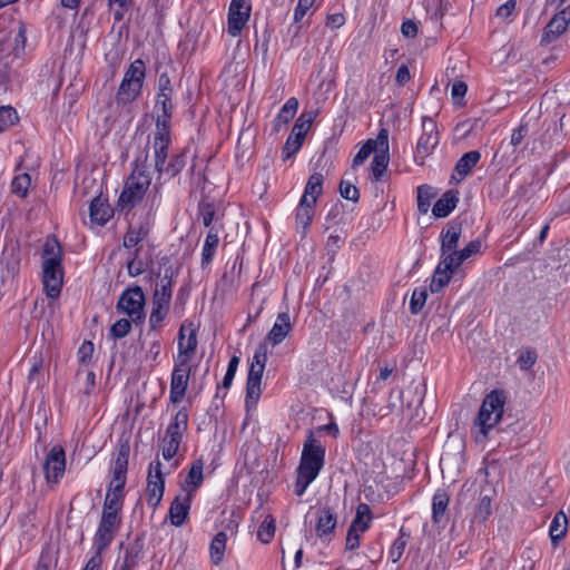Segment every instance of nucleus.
<instances>
[{
	"mask_svg": "<svg viewBox=\"0 0 570 570\" xmlns=\"http://www.w3.org/2000/svg\"><path fill=\"white\" fill-rule=\"evenodd\" d=\"M292 330L291 317L287 312L279 313L265 342L261 343L253 355L246 381L245 404L247 410L255 407L262 394V377L267 362V342L273 346L281 344Z\"/></svg>",
	"mask_w": 570,
	"mask_h": 570,
	"instance_id": "f257e3e1",
	"label": "nucleus"
},
{
	"mask_svg": "<svg viewBox=\"0 0 570 570\" xmlns=\"http://www.w3.org/2000/svg\"><path fill=\"white\" fill-rule=\"evenodd\" d=\"M148 150L147 147L136 157L134 169L125 183V187L119 196V205L122 208L131 209L140 203L151 184V176L148 171Z\"/></svg>",
	"mask_w": 570,
	"mask_h": 570,
	"instance_id": "f03ea898",
	"label": "nucleus"
},
{
	"mask_svg": "<svg viewBox=\"0 0 570 570\" xmlns=\"http://www.w3.org/2000/svg\"><path fill=\"white\" fill-rule=\"evenodd\" d=\"M170 142V135L155 137L154 139V160L158 179H160L164 174L168 175L170 178L176 177L186 166L187 149H183L180 153L173 155L167 161Z\"/></svg>",
	"mask_w": 570,
	"mask_h": 570,
	"instance_id": "7ed1b4c3",
	"label": "nucleus"
},
{
	"mask_svg": "<svg viewBox=\"0 0 570 570\" xmlns=\"http://www.w3.org/2000/svg\"><path fill=\"white\" fill-rule=\"evenodd\" d=\"M505 401L507 396L502 390H493L485 395L474 420V425L479 429L483 438H487L490 430L501 420Z\"/></svg>",
	"mask_w": 570,
	"mask_h": 570,
	"instance_id": "20e7f679",
	"label": "nucleus"
},
{
	"mask_svg": "<svg viewBox=\"0 0 570 570\" xmlns=\"http://www.w3.org/2000/svg\"><path fill=\"white\" fill-rule=\"evenodd\" d=\"M146 77V65L141 59L132 61L125 72L116 95L118 105L131 104L140 95Z\"/></svg>",
	"mask_w": 570,
	"mask_h": 570,
	"instance_id": "39448f33",
	"label": "nucleus"
},
{
	"mask_svg": "<svg viewBox=\"0 0 570 570\" xmlns=\"http://www.w3.org/2000/svg\"><path fill=\"white\" fill-rule=\"evenodd\" d=\"M324 463L325 448L318 440H316L314 433L309 431L303 445L297 472L316 479L320 471L323 469Z\"/></svg>",
	"mask_w": 570,
	"mask_h": 570,
	"instance_id": "423d86ee",
	"label": "nucleus"
},
{
	"mask_svg": "<svg viewBox=\"0 0 570 570\" xmlns=\"http://www.w3.org/2000/svg\"><path fill=\"white\" fill-rule=\"evenodd\" d=\"M145 294L140 286H131L125 289L118 302L117 309L127 314L131 322L141 324L145 321Z\"/></svg>",
	"mask_w": 570,
	"mask_h": 570,
	"instance_id": "0eeeda50",
	"label": "nucleus"
},
{
	"mask_svg": "<svg viewBox=\"0 0 570 570\" xmlns=\"http://www.w3.org/2000/svg\"><path fill=\"white\" fill-rule=\"evenodd\" d=\"M155 111L157 114L155 137L169 136L174 111L173 94H157Z\"/></svg>",
	"mask_w": 570,
	"mask_h": 570,
	"instance_id": "6e6552de",
	"label": "nucleus"
},
{
	"mask_svg": "<svg viewBox=\"0 0 570 570\" xmlns=\"http://www.w3.org/2000/svg\"><path fill=\"white\" fill-rule=\"evenodd\" d=\"M62 279L61 263L57 264L53 259L42 262V281L48 297L57 298L60 295Z\"/></svg>",
	"mask_w": 570,
	"mask_h": 570,
	"instance_id": "1a4fd4ad",
	"label": "nucleus"
},
{
	"mask_svg": "<svg viewBox=\"0 0 570 570\" xmlns=\"http://www.w3.org/2000/svg\"><path fill=\"white\" fill-rule=\"evenodd\" d=\"M190 374L189 363H186V358L183 361L176 360L174 371L170 380V401L173 403H179L188 387Z\"/></svg>",
	"mask_w": 570,
	"mask_h": 570,
	"instance_id": "9d476101",
	"label": "nucleus"
},
{
	"mask_svg": "<svg viewBox=\"0 0 570 570\" xmlns=\"http://www.w3.org/2000/svg\"><path fill=\"white\" fill-rule=\"evenodd\" d=\"M248 0H232L228 9V33L232 37L240 35L250 16Z\"/></svg>",
	"mask_w": 570,
	"mask_h": 570,
	"instance_id": "9b49d317",
	"label": "nucleus"
},
{
	"mask_svg": "<svg viewBox=\"0 0 570 570\" xmlns=\"http://www.w3.org/2000/svg\"><path fill=\"white\" fill-rule=\"evenodd\" d=\"M66 469L65 450L56 445L47 454L43 470L48 483H58Z\"/></svg>",
	"mask_w": 570,
	"mask_h": 570,
	"instance_id": "f8f14e48",
	"label": "nucleus"
},
{
	"mask_svg": "<svg viewBox=\"0 0 570 570\" xmlns=\"http://www.w3.org/2000/svg\"><path fill=\"white\" fill-rule=\"evenodd\" d=\"M570 22V6L556 13L543 29L541 46H547L558 39Z\"/></svg>",
	"mask_w": 570,
	"mask_h": 570,
	"instance_id": "ddd939ff",
	"label": "nucleus"
},
{
	"mask_svg": "<svg viewBox=\"0 0 570 570\" xmlns=\"http://www.w3.org/2000/svg\"><path fill=\"white\" fill-rule=\"evenodd\" d=\"M423 134L417 140L416 151L423 158L432 153L439 144V132L435 122L428 117L422 120Z\"/></svg>",
	"mask_w": 570,
	"mask_h": 570,
	"instance_id": "4468645a",
	"label": "nucleus"
},
{
	"mask_svg": "<svg viewBox=\"0 0 570 570\" xmlns=\"http://www.w3.org/2000/svg\"><path fill=\"white\" fill-rule=\"evenodd\" d=\"M379 149H383V151L389 149V130L386 128L380 129L375 139L366 140L354 156L353 167L362 165L372 153L376 154Z\"/></svg>",
	"mask_w": 570,
	"mask_h": 570,
	"instance_id": "2eb2a0df",
	"label": "nucleus"
},
{
	"mask_svg": "<svg viewBox=\"0 0 570 570\" xmlns=\"http://www.w3.org/2000/svg\"><path fill=\"white\" fill-rule=\"evenodd\" d=\"M462 234V223L452 220L441 233V254L442 258L458 253V244Z\"/></svg>",
	"mask_w": 570,
	"mask_h": 570,
	"instance_id": "dca6fc26",
	"label": "nucleus"
},
{
	"mask_svg": "<svg viewBox=\"0 0 570 570\" xmlns=\"http://www.w3.org/2000/svg\"><path fill=\"white\" fill-rule=\"evenodd\" d=\"M175 275L176 272L171 265L165 266L164 274L160 277L159 283L156 285V289L153 296V303L170 305Z\"/></svg>",
	"mask_w": 570,
	"mask_h": 570,
	"instance_id": "f3484780",
	"label": "nucleus"
},
{
	"mask_svg": "<svg viewBox=\"0 0 570 570\" xmlns=\"http://www.w3.org/2000/svg\"><path fill=\"white\" fill-rule=\"evenodd\" d=\"M194 495L185 493L177 495L169 508V519L173 525L181 527L189 513Z\"/></svg>",
	"mask_w": 570,
	"mask_h": 570,
	"instance_id": "a211bd4d",
	"label": "nucleus"
},
{
	"mask_svg": "<svg viewBox=\"0 0 570 570\" xmlns=\"http://www.w3.org/2000/svg\"><path fill=\"white\" fill-rule=\"evenodd\" d=\"M114 215V209L100 195L92 198L89 206L91 223L104 226Z\"/></svg>",
	"mask_w": 570,
	"mask_h": 570,
	"instance_id": "6ab92c4d",
	"label": "nucleus"
},
{
	"mask_svg": "<svg viewBox=\"0 0 570 570\" xmlns=\"http://www.w3.org/2000/svg\"><path fill=\"white\" fill-rule=\"evenodd\" d=\"M449 257H443L436 266L431 284L430 291L432 293L440 292L451 279L452 274L459 268L455 264L449 265Z\"/></svg>",
	"mask_w": 570,
	"mask_h": 570,
	"instance_id": "aec40b11",
	"label": "nucleus"
},
{
	"mask_svg": "<svg viewBox=\"0 0 570 570\" xmlns=\"http://www.w3.org/2000/svg\"><path fill=\"white\" fill-rule=\"evenodd\" d=\"M147 497L164 495L165 479L161 473V463L159 460L151 462L147 476Z\"/></svg>",
	"mask_w": 570,
	"mask_h": 570,
	"instance_id": "412c9836",
	"label": "nucleus"
},
{
	"mask_svg": "<svg viewBox=\"0 0 570 570\" xmlns=\"http://www.w3.org/2000/svg\"><path fill=\"white\" fill-rule=\"evenodd\" d=\"M118 529L119 527L115 524L105 522L102 520L99 521L98 529L94 537V544L96 547L97 553H101L110 546Z\"/></svg>",
	"mask_w": 570,
	"mask_h": 570,
	"instance_id": "4be33fe9",
	"label": "nucleus"
},
{
	"mask_svg": "<svg viewBox=\"0 0 570 570\" xmlns=\"http://www.w3.org/2000/svg\"><path fill=\"white\" fill-rule=\"evenodd\" d=\"M203 470V459H196L195 461H193L191 466L185 479V483L183 485V490L185 491V493H190L191 495H195L196 490L203 484L204 481Z\"/></svg>",
	"mask_w": 570,
	"mask_h": 570,
	"instance_id": "5701e85b",
	"label": "nucleus"
},
{
	"mask_svg": "<svg viewBox=\"0 0 570 570\" xmlns=\"http://www.w3.org/2000/svg\"><path fill=\"white\" fill-rule=\"evenodd\" d=\"M459 202V191L450 189L445 191L440 199L436 200L432 208V213L438 218H444L451 214Z\"/></svg>",
	"mask_w": 570,
	"mask_h": 570,
	"instance_id": "b1692460",
	"label": "nucleus"
},
{
	"mask_svg": "<svg viewBox=\"0 0 570 570\" xmlns=\"http://www.w3.org/2000/svg\"><path fill=\"white\" fill-rule=\"evenodd\" d=\"M337 524V514L332 508H323L318 511L316 533L320 538L332 534Z\"/></svg>",
	"mask_w": 570,
	"mask_h": 570,
	"instance_id": "393cba45",
	"label": "nucleus"
},
{
	"mask_svg": "<svg viewBox=\"0 0 570 570\" xmlns=\"http://www.w3.org/2000/svg\"><path fill=\"white\" fill-rule=\"evenodd\" d=\"M188 428V413L186 409H180L173 421L168 424L165 433L166 439H176L181 441L184 433Z\"/></svg>",
	"mask_w": 570,
	"mask_h": 570,
	"instance_id": "a878e982",
	"label": "nucleus"
},
{
	"mask_svg": "<svg viewBox=\"0 0 570 570\" xmlns=\"http://www.w3.org/2000/svg\"><path fill=\"white\" fill-rule=\"evenodd\" d=\"M142 549H144L142 540L136 539L132 543H130L126 548L124 561L115 570H132L138 564V561L141 558Z\"/></svg>",
	"mask_w": 570,
	"mask_h": 570,
	"instance_id": "bb28decb",
	"label": "nucleus"
},
{
	"mask_svg": "<svg viewBox=\"0 0 570 570\" xmlns=\"http://www.w3.org/2000/svg\"><path fill=\"white\" fill-rule=\"evenodd\" d=\"M297 108L298 100L294 97L289 98L276 116L274 120V129L279 131L283 127H285L294 118Z\"/></svg>",
	"mask_w": 570,
	"mask_h": 570,
	"instance_id": "cd10ccee",
	"label": "nucleus"
},
{
	"mask_svg": "<svg viewBox=\"0 0 570 570\" xmlns=\"http://www.w3.org/2000/svg\"><path fill=\"white\" fill-rule=\"evenodd\" d=\"M568 530V519L567 515L559 511L554 514L551 524L549 534L551 538V543L553 547H557L559 544V541L566 535Z\"/></svg>",
	"mask_w": 570,
	"mask_h": 570,
	"instance_id": "c85d7f7f",
	"label": "nucleus"
},
{
	"mask_svg": "<svg viewBox=\"0 0 570 570\" xmlns=\"http://www.w3.org/2000/svg\"><path fill=\"white\" fill-rule=\"evenodd\" d=\"M449 502L450 497L444 490L435 492L432 500V520L434 523H441L444 520Z\"/></svg>",
	"mask_w": 570,
	"mask_h": 570,
	"instance_id": "c756f323",
	"label": "nucleus"
},
{
	"mask_svg": "<svg viewBox=\"0 0 570 570\" xmlns=\"http://www.w3.org/2000/svg\"><path fill=\"white\" fill-rule=\"evenodd\" d=\"M480 158H481L480 151L471 150L469 153H465L456 161L454 170H455V173H458L460 175V179L459 180H462L463 178H465L471 173V170L479 163Z\"/></svg>",
	"mask_w": 570,
	"mask_h": 570,
	"instance_id": "7c9ffc66",
	"label": "nucleus"
},
{
	"mask_svg": "<svg viewBox=\"0 0 570 570\" xmlns=\"http://www.w3.org/2000/svg\"><path fill=\"white\" fill-rule=\"evenodd\" d=\"M323 181L324 177L321 173L312 174L307 179L302 197H306V200H309L311 204H316L317 198L323 193Z\"/></svg>",
	"mask_w": 570,
	"mask_h": 570,
	"instance_id": "2f4dec72",
	"label": "nucleus"
},
{
	"mask_svg": "<svg viewBox=\"0 0 570 570\" xmlns=\"http://www.w3.org/2000/svg\"><path fill=\"white\" fill-rule=\"evenodd\" d=\"M315 213V204H311L309 200H306V197H302L296 209V224L301 226L303 233L309 226Z\"/></svg>",
	"mask_w": 570,
	"mask_h": 570,
	"instance_id": "473e14b6",
	"label": "nucleus"
},
{
	"mask_svg": "<svg viewBox=\"0 0 570 570\" xmlns=\"http://www.w3.org/2000/svg\"><path fill=\"white\" fill-rule=\"evenodd\" d=\"M218 243H219L218 230L215 228V226H213L209 229V232L206 236V239H205V244L203 246V252H202V266L203 267L207 266L212 262L215 250L218 246Z\"/></svg>",
	"mask_w": 570,
	"mask_h": 570,
	"instance_id": "72a5a7b5",
	"label": "nucleus"
},
{
	"mask_svg": "<svg viewBox=\"0 0 570 570\" xmlns=\"http://www.w3.org/2000/svg\"><path fill=\"white\" fill-rule=\"evenodd\" d=\"M372 520L373 515L368 504L360 503L356 508V513L351 523V527L361 532H365L370 528Z\"/></svg>",
	"mask_w": 570,
	"mask_h": 570,
	"instance_id": "f704fd0d",
	"label": "nucleus"
},
{
	"mask_svg": "<svg viewBox=\"0 0 570 570\" xmlns=\"http://www.w3.org/2000/svg\"><path fill=\"white\" fill-rule=\"evenodd\" d=\"M481 242L479 239L470 242L464 248L458 250L456 254L449 255V265L455 264L458 267L472 255L480 253L481 250Z\"/></svg>",
	"mask_w": 570,
	"mask_h": 570,
	"instance_id": "c9c22d12",
	"label": "nucleus"
},
{
	"mask_svg": "<svg viewBox=\"0 0 570 570\" xmlns=\"http://www.w3.org/2000/svg\"><path fill=\"white\" fill-rule=\"evenodd\" d=\"M226 541L227 534L224 531L218 532L212 540L209 552L210 560L215 566H218L224 559Z\"/></svg>",
	"mask_w": 570,
	"mask_h": 570,
	"instance_id": "e433bc0d",
	"label": "nucleus"
},
{
	"mask_svg": "<svg viewBox=\"0 0 570 570\" xmlns=\"http://www.w3.org/2000/svg\"><path fill=\"white\" fill-rule=\"evenodd\" d=\"M130 454V445L128 441L121 442L118 445L117 456L115 459L112 473L127 475L128 460Z\"/></svg>",
	"mask_w": 570,
	"mask_h": 570,
	"instance_id": "4c0bfd02",
	"label": "nucleus"
},
{
	"mask_svg": "<svg viewBox=\"0 0 570 570\" xmlns=\"http://www.w3.org/2000/svg\"><path fill=\"white\" fill-rule=\"evenodd\" d=\"M196 348H197L196 330L191 328L187 340H185V342H178V355H177L176 360L183 361L186 358V363H189Z\"/></svg>",
	"mask_w": 570,
	"mask_h": 570,
	"instance_id": "58836bf2",
	"label": "nucleus"
},
{
	"mask_svg": "<svg viewBox=\"0 0 570 570\" xmlns=\"http://www.w3.org/2000/svg\"><path fill=\"white\" fill-rule=\"evenodd\" d=\"M389 165V149H379L371 164L373 178L380 180Z\"/></svg>",
	"mask_w": 570,
	"mask_h": 570,
	"instance_id": "ea45409f",
	"label": "nucleus"
},
{
	"mask_svg": "<svg viewBox=\"0 0 570 570\" xmlns=\"http://www.w3.org/2000/svg\"><path fill=\"white\" fill-rule=\"evenodd\" d=\"M315 118H316V111H309V112L302 114L297 118V120L292 129V134H294V136H298V138H305V136L308 132Z\"/></svg>",
	"mask_w": 570,
	"mask_h": 570,
	"instance_id": "a19ab883",
	"label": "nucleus"
},
{
	"mask_svg": "<svg viewBox=\"0 0 570 570\" xmlns=\"http://www.w3.org/2000/svg\"><path fill=\"white\" fill-rule=\"evenodd\" d=\"M436 196V191L429 185H422L417 187V209L422 214H426L431 200Z\"/></svg>",
	"mask_w": 570,
	"mask_h": 570,
	"instance_id": "79ce46f5",
	"label": "nucleus"
},
{
	"mask_svg": "<svg viewBox=\"0 0 570 570\" xmlns=\"http://www.w3.org/2000/svg\"><path fill=\"white\" fill-rule=\"evenodd\" d=\"M148 235V229L139 225L138 227H129L125 237H124V246L126 248L136 247L141 240H144Z\"/></svg>",
	"mask_w": 570,
	"mask_h": 570,
	"instance_id": "37998d69",
	"label": "nucleus"
},
{
	"mask_svg": "<svg viewBox=\"0 0 570 570\" xmlns=\"http://www.w3.org/2000/svg\"><path fill=\"white\" fill-rule=\"evenodd\" d=\"M50 259H53L57 264L62 261L61 247L55 237L48 238L43 245V261Z\"/></svg>",
	"mask_w": 570,
	"mask_h": 570,
	"instance_id": "c03bdc74",
	"label": "nucleus"
},
{
	"mask_svg": "<svg viewBox=\"0 0 570 570\" xmlns=\"http://www.w3.org/2000/svg\"><path fill=\"white\" fill-rule=\"evenodd\" d=\"M275 534V520L272 515H266L257 530V538L263 543H269Z\"/></svg>",
	"mask_w": 570,
	"mask_h": 570,
	"instance_id": "a18cd8bd",
	"label": "nucleus"
},
{
	"mask_svg": "<svg viewBox=\"0 0 570 570\" xmlns=\"http://www.w3.org/2000/svg\"><path fill=\"white\" fill-rule=\"evenodd\" d=\"M169 311V305L161 303H153V311L149 316V325L151 330H157L161 326Z\"/></svg>",
	"mask_w": 570,
	"mask_h": 570,
	"instance_id": "49530a36",
	"label": "nucleus"
},
{
	"mask_svg": "<svg viewBox=\"0 0 570 570\" xmlns=\"http://www.w3.org/2000/svg\"><path fill=\"white\" fill-rule=\"evenodd\" d=\"M31 185V178L28 174L23 173L16 176L11 181V191L18 197L24 198Z\"/></svg>",
	"mask_w": 570,
	"mask_h": 570,
	"instance_id": "de8ad7c7",
	"label": "nucleus"
},
{
	"mask_svg": "<svg viewBox=\"0 0 570 570\" xmlns=\"http://www.w3.org/2000/svg\"><path fill=\"white\" fill-rule=\"evenodd\" d=\"M125 500V493H116L107 490L102 510L121 512Z\"/></svg>",
	"mask_w": 570,
	"mask_h": 570,
	"instance_id": "09e8293b",
	"label": "nucleus"
},
{
	"mask_svg": "<svg viewBox=\"0 0 570 570\" xmlns=\"http://www.w3.org/2000/svg\"><path fill=\"white\" fill-rule=\"evenodd\" d=\"M428 298V292L425 287L415 288L410 299V309L412 314H419Z\"/></svg>",
	"mask_w": 570,
	"mask_h": 570,
	"instance_id": "8fccbe9b",
	"label": "nucleus"
},
{
	"mask_svg": "<svg viewBox=\"0 0 570 570\" xmlns=\"http://www.w3.org/2000/svg\"><path fill=\"white\" fill-rule=\"evenodd\" d=\"M18 120L16 109L10 106L0 107V131L11 127Z\"/></svg>",
	"mask_w": 570,
	"mask_h": 570,
	"instance_id": "3c124183",
	"label": "nucleus"
},
{
	"mask_svg": "<svg viewBox=\"0 0 570 570\" xmlns=\"http://www.w3.org/2000/svg\"><path fill=\"white\" fill-rule=\"evenodd\" d=\"M407 540L403 529L400 531V535L394 540L390 549V559L392 562H397L404 553Z\"/></svg>",
	"mask_w": 570,
	"mask_h": 570,
	"instance_id": "603ef678",
	"label": "nucleus"
},
{
	"mask_svg": "<svg viewBox=\"0 0 570 570\" xmlns=\"http://www.w3.org/2000/svg\"><path fill=\"white\" fill-rule=\"evenodd\" d=\"M138 256L139 248L135 249V252L132 253V257L127 263V271L129 276L131 277L139 276L147 268V265L141 259H139Z\"/></svg>",
	"mask_w": 570,
	"mask_h": 570,
	"instance_id": "864d4df0",
	"label": "nucleus"
},
{
	"mask_svg": "<svg viewBox=\"0 0 570 570\" xmlns=\"http://www.w3.org/2000/svg\"><path fill=\"white\" fill-rule=\"evenodd\" d=\"M131 330V320L120 318L110 328V336L115 340L122 338L129 334Z\"/></svg>",
	"mask_w": 570,
	"mask_h": 570,
	"instance_id": "5fc2aeb1",
	"label": "nucleus"
},
{
	"mask_svg": "<svg viewBox=\"0 0 570 570\" xmlns=\"http://www.w3.org/2000/svg\"><path fill=\"white\" fill-rule=\"evenodd\" d=\"M304 139L305 138H298V136H294V134L291 132L283 148L284 159L294 156L302 147Z\"/></svg>",
	"mask_w": 570,
	"mask_h": 570,
	"instance_id": "6e6d98bb",
	"label": "nucleus"
},
{
	"mask_svg": "<svg viewBox=\"0 0 570 570\" xmlns=\"http://www.w3.org/2000/svg\"><path fill=\"white\" fill-rule=\"evenodd\" d=\"M491 514V497L488 494L481 495L474 519L483 522Z\"/></svg>",
	"mask_w": 570,
	"mask_h": 570,
	"instance_id": "4d7b16f0",
	"label": "nucleus"
},
{
	"mask_svg": "<svg viewBox=\"0 0 570 570\" xmlns=\"http://www.w3.org/2000/svg\"><path fill=\"white\" fill-rule=\"evenodd\" d=\"M340 194L343 198L351 202H358L360 193L358 189L350 181L342 180L340 184Z\"/></svg>",
	"mask_w": 570,
	"mask_h": 570,
	"instance_id": "13d9d810",
	"label": "nucleus"
},
{
	"mask_svg": "<svg viewBox=\"0 0 570 570\" xmlns=\"http://www.w3.org/2000/svg\"><path fill=\"white\" fill-rule=\"evenodd\" d=\"M528 127H529V120L527 118H523L520 126L512 131L510 144L513 147H517L522 142L523 138L529 132Z\"/></svg>",
	"mask_w": 570,
	"mask_h": 570,
	"instance_id": "bf43d9fd",
	"label": "nucleus"
},
{
	"mask_svg": "<svg viewBox=\"0 0 570 570\" xmlns=\"http://www.w3.org/2000/svg\"><path fill=\"white\" fill-rule=\"evenodd\" d=\"M131 0H108L110 10L112 11L114 19L120 21L127 11L128 4Z\"/></svg>",
	"mask_w": 570,
	"mask_h": 570,
	"instance_id": "052dcab7",
	"label": "nucleus"
},
{
	"mask_svg": "<svg viewBox=\"0 0 570 570\" xmlns=\"http://www.w3.org/2000/svg\"><path fill=\"white\" fill-rule=\"evenodd\" d=\"M199 215L203 218V223L206 227H209L215 219V206L210 203H200L198 206Z\"/></svg>",
	"mask_w": 570,
	"mask_h": 570,
	"instance_id": "680f3d73",
	"label": "nucleus"
},
{
	"mask_svg": "<svg viewBox=\"0 0 570 570\" xmlns=\"http://www.w3.org/2000/svg\"><path fill=\"white\" fill-rule=\"evenodd\" d=\"M238 364H239V357L236 355L232 356L229 360V363H228L226 374H225V376L223 379V383H222L224 389H229V386L232 385V382L235 377Z\"/></svg>",
	"mask_w": 570,
	"mask_h": 570,
	"instance_id": "e2e57ef3",
	"label": "nucleus"
},
{
	"mask_svg": "<svg viewBox=\"0 0 570 570\" xmlns=\"http://www.w3.org/2000/svg\"><path fill=\"white\" fill-rule=\"evenodd\" d=\"M181 441L164 438L163 456L165 460H171L178 452Z\"/></svg>",
	"mask_w": 570,
	"mask_h": 570,
	"instance_id": "0e129e2a",
	"label": "nucleus"
},
{
	"mask_svg": "<svg viewBox=\"0 0 570 570\" xmlns=\"http://www.w3.org/2000/svg\"><path fill=\"white\" fill-rule=\"evenodd\" d=\"M315 0H298L294 11V22L299 23L307 12L312 9Z\"/></svg>",
	"mask_w": 570,
	"mask_h": 570,
	"instance_id": "69168bd1",
	"label": "nucleus"
},
{
	"mask_svg": "<svg viewBox=\"0 0 570 570\" xmlns=\"http://www.w3.org/2000/svg\"><path fill=\"white\" fill-rule=\"evenodd\" d=\"M537 361V354L533 350H527L520 354L518 357V364L521 370L531 368Z\"/></svg>",
	"mask_w": 570,
	"mask_h": 570,
	"instance_id": "338daca9",
	"label": "nucleus"
},
{
	"mask_svg": "<svg viewBox=\"0 0 570 570\" xmlns=\"http://www.w3.org/2000/svg\"><path fill=\"white\" fill-rule=\"evenodd\" d=\"M315 479L312 476H308L306 474L297 472L296 482H295V489L294 492L297 497H302L304 492L306 491L307 487L314 481Z\"/></svg>",
	"mask_w": 570,
	"mask_h": 570,
	"instance_id": "774afa93",
	"label": "nucleus"
}]
</instances>
